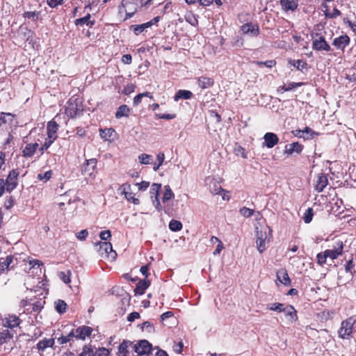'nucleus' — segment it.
<instances>
[{
    "label": "nucleus",
    "instance_id": "36",
    "mask_svg": "<svg viewBox=\"0 0 356 356\" xmlns=\"http://www.w3.org/2000/svg\"><path fill=\"white\" fill-rule=\"evenodd\" d=\"M41 11H25L22 17L26 19H31L33 22H38L40 19Z\"/></svg>",
    "mask_w": 356,
    "mask_h": 356
},
{
    "label": "nucleus",
    "instance_id": "44",
    "mask_svg": "<svg viewBox=\"0 0 356 356\" xmlns=\"http://www.w3.org/2000/svg\"><path fill=\"white\" fill-rule=\"evenodd\" d=\"M72 273L70 270H67V271L60 272L58 276L60 279L65 284H70L71 282V277Z\"/></svg>",
    "mask_w": 356,
    "mask_h": 356
},
{
    "label": "nucleus",
    "instance_id": "26",
    "mask_svg": "<svg viewBox=\"0 0 356 356\" xmlns=\"http://www.w3.org/2000/svg\"><path fill=\"white\" fill-rule=\"evenodd\" d=\"M13 338V334L8 329L0 328V346L8 343Z\"/></svg>",
    "mask_w": 356,
    "mask_h": 356
},
{
    "label": "nucleus",
    "instance_id": "7",
    "mask_svg": "<svg viewBox=\"0 0 356 356\" xmlns=\"http://www.w3.org/2000/svg\"><path fill=\"white\" fill-rule=\"evenodd\" d=\"M19 175V169L18 168L13 169L9 172L4 181L7 192L11 193L17 187Z\"/></svg>",
    "mask_w": 356,
    "mask_h": 356
},
{
    "label": "nucleus",
    "instance_id": "19",
    "mask_svg": "<svg viewBox=\"0 0 356 356\" xmlns=\"http://www.w3.org/2000/svg\"><path fill=\"white\" fill-rule=\"evenodd\" d=\"M241 30L243 34H250L252 36L256 37L259 34V27L257 24L251 22L244 24L241 26Z\"/></svg>",
    "mask_w": 356,
    "mask_h": 356
},
{
    "label": "nucleus",
    "instance_id": "13",
    "mask_svg": "<svg viewBox=\"0 0 356 356\" xmlns=\"http://www.w3.org/2000/svg\"><path fill=\"white\" fill-rule=\"evenodd\" d=\"M134 351L138 355H148L152 350V344L147 340H140L134 346Z\"/></svg>",
    "mask_w": 356,
    "mask_h": 356
},
{
    "label": "nucleus",
    "instance_id": "58",
    "mask_svg": "<svg viewBox=\"0 0 356 356\" xmlns=\"http://www.w3.org/2000/svg\"><path fill=\"white\" fill-rule=\"evenodd\" d=\"M164 159H165V155L163 152H159L157 155H156V160L158 161V163H154V170H158L159 167L163 164V161H164Z\"/></svg>",
    "mask_w": 356,
    "mask_h": 356
},
{
    "label": "nucleus",
    "instance_id": "6",
    "mask_svg": "<svg viewBox=\"0 0 356 356\" xmlns=\"http://www.w3.org/2000/svg\"><path fill=\"white\" fill-rule=\"evenodd\" d=\"M160 20L161 17L156 16L145 23L131 25L129 26V31H132L136 36H138L141 34L145 35V33L147 31V29L153 25H156Z\"/></svg>",
    "mask_w": 356,
    "mask_h": 356
},
{
    "label": "nucleus",
    "instance_id": "32",
    "mask_svg": "<svg viewBox=\"0 0 356 356\" xmlns=\"http://www.w3.org/2000/svg\"><path fill=\"white\" fill-rule=\"evenodd\" d=\"M131 345V342L127 340H124L118 347V356H129V346Z\"/></svg>",
    "mask_w": 356,
    "mask_h": 356
},
{
    "label": "nucleus",
    "instance_id": "55",
    "mask_svg": "<svg viewBox=\"0 0 356 356\" xmlns=\"http://www.w3.org/2000/svg\"><path fill=\"white\" fill-rule=\"evenodd\" d=\"M239 212L243 217L250 218L254 214V210L243 207L240 209Z\"/></svg>",
    "mask_w": 356,
    "mask_h": 356
},
{
    "label": "nucleus",
    "instance_id": "29",
    "mask_svg": "<svg viewBox=\"0 0 356 356\" xmlns=\"http://www.w3.org/2000/svg\"><path fill=\"white\" fill-rule=\"evenodd\" d=\"M323 13L326 18L334 19L341 15V11L334 7L332 11L330 10V8L327 5L323 6Z\"/></svg>",
    "mask_w": 356,
    "mask_h": 356
},
{
    "label": "nucleus",
    "instance_id": "5",
    "mask_svg": "<svg viewBox=\"0 0 356 356\" xmlns=\"http://www.w3.org/2000/svg\"><path fill=\"white\" fill-rule=\"evenodd\" d=\"M356 324V315L352 316L341 324L339 330V337L341 339H348L353 333V325Z\"/></svg>",
    "mask_w": 356,
    "mask_h": 356
},
{
    "label": "nucleus",
    "instance_id": "47",
    "mask_svg": "<svg viewBox=\"0 0 356 356\" xmlns=\"http://www.w3.org/2000/svg\"><path fill=\"white\" fill-rule=\"evenodd\" d=\"M314 216V211L312 208H308L304 213L302 219L305 223H309L312 222Z\"/></svg>",
    "mask_w": 356,
    "mask_h": 356
},
{
    "label": "nucleus",
    "instance_id": "38",
    "mask_svg": "<svg viewBox=\"0 0 356 356\" xmlns=\"http://www.w3.org/2000/svg\"><path fill=\"white\" fill-rule=\"evenodd\" d=\"M345 270L346 273H350L351 276H353L356 273L353 257L346 261L345 265Z\"/></svg>",
    "mask_w": 356,
    "mask_h": 356
},
{
    "label": "nucleus",
    "instance_id": "11",
    "mask_svg": "<svg viewBox=\"0 0 356 356\" xmlns=\"http://www.w3.org/2000/svg\"><path fill=\"white\" fill-rule=\"evenodd\" d=\"M161 188V184L154 183L153 184H152L149 191V195L152 202L158 211L161 210V206L159 198Z\"/></svg>",
    "mask_w": 356,
    "mask_h": 356
},
{
    "label": "nucleus",
    "instance_id": "23",
    "mask_svg": "<svg viewBox=\"0 0 356 356\" xmlns=\"http://www.w3.org/2000/svg\"><path fill=\"white\" fill-rule=\"evenodd\" d=\"M280 5L285 12L294 11L298 6V0H280Z\"/></svg>",
    "mask_w": 356,
    "mask_h": 356
},
{
    "label": "nucleus",
    "instance_id": "33",
    "mask_svg": "<svg viewBox=\"0 0 356 356\" xmlns=\"http://www.w3.org/2000/svg\"><path fill=\"white\" fill-rule=\"evenodd\" d=\"M279 281L285 286L291 285V280L286 270H282L277 273Z\"/></svg>",
    "mask_w": 356,
    "mask_h": 356
},
{
    "label": "nucleus",
    "instance_id": "28",
    "mask_svg": "<svg viewBox=\"0 0 356 356\" xmlns=\"http://www.w3.org/2000/svg\"><path fill=\"white\" fill-rule=\"evenodd\" d=\"M54 339H44L37 343L36 346L39 351L43 352L47 348H52L54 345Z\"/></svg>",
    "mask_w": 356,
    "mask_h": 356
},
{
    "label": "nucleus",
    "instance_id": "43",
    "mask_svg": "<svg viewBox=\"0 0 356 356\" xmlns=\"http://www.w3.org/2000/svg\"><path fill=\"white\" fill-rule=\"evenodd\" d=\"M56 309L59 314H63L66 312L67 304L63 300H58L56 302Z\"/></svg>",
    "mask_w": 356,
    "mask_h": 356
},
{
    "label": "nucleus",
    "instance_id": "9",
    "mask_svg": "<svg viewBox=\"0 0 356 356\" xmlns=\"http://www.w3.org/2000/svg\"><path fill=\"white\" fill-rule=\"evenodd\" d=\"M292 134L298 138H303L305 140H312L316 136H319V133L314 131L309 127L304 129H296L291 131Z\"/></svg>",
    "mask_w": 356,
    "mask_h": 356
},
{
    "label": "nucleus",
    "instance_id": "59",
    "mask_svg": "<svg viewBox=\"0 0 356 356\" xmlns=\"http://www.w3.org/2000/svg\"><path fill=\"white\" fill-rule=\"evenodd\" d=\"M109 351L105 348H100L97 350L95 353L93 352L92 356H108Z\"/></svg>",
    "mask_w": 356,
    "mask_h": 356
},
{
    "label": "nucleus",
    "instance_id": "45",
    "mask_svg": "<svg viewBox=\"0 0 356 356\" xmlns=\"http://www.w3.org/2000/svg\"><path fill=\"white\" fill-rule=\"evenodd\" d=\"M256 243L258 251L262 253L266 250V236L264 238L262 236H258Z\"/></svg>",
    "mask_w": 356,
    "mask_h": 356
},
{
    "label": "nucleus",
    "instance_id": "17",
    "mask_svg": "<svg viewBox=\"0 0 356 356\" xmlns=\"http://www.w3.org/2000/svg\"><path fill=\"white\" fill-rule=\"evenodd\" d=\"M122 188V193L124 195L125 198L128 202H132L133 204L138 205L140 204L138 198L135 197V194L131 192V185L128 183L123 184L121 186Z\"/></svg>",
    "mask_w": 356,
    "mask_h": 356
},
{
    "label": "nucleus",
    "instance_id": "63",
    "mask_svg": "<svg viewBox=\"0 0 356 356\" xmlns=\"http://www.w3.org/2000/svg\"><path fill=\"white\" fill-rule=\"evenodd\" d=\"M343 22L345 24H347L356 35V23L352 22L346 17L343 18Z\"/></svg>",
    "mask_w": 356,
    "mask_h": 356
},
{
    "label": "nucleus",
    "instance_id": "4",
    "mask_svg": "<svg viewBox=\"0 0 356 356\" xmlns=\"http://www.w3.org/2000/svg\"><path fill=\"white\" fill-rule=\"evenodd\" d=\"M311 36L312 38V47L314 51L328 52L332 50L325 36L321 33H312Z\"/></svg>",
    "mask_w": 356,
    "mask_h": 356
},
{
    "label": "nucleus",
    "instance_id": "61",
    "mask_svg": "<svg viewBox=\"0 0 356 356\" xmlns=\"http://www.w3.org/2000/svg\"><path fill=\"white\" fill-rule=\"evenodd\" d=\"M135 85L133 83H129L122 90V93L124 95H129L134 92Z\"/></svg>",
    "mask_w": 356,
    "mask_h": 356
},
{
    "label": "nucleus",
    "instance_id": "52",
    "mask_svg": "<svg viewBox=\"0 0 356 356\" xmlns=\"http://www.w3.org/2000/svg\"><path fill=\"white\" fill-rule=\"evenodd\" d=\"M284 305L280 302H275L271 305H268L267 308L271 311H275L277 312H282L284 310Z\"/></svg>",
    "mask_w": 356,
    "mask_h": 356
},
{
    "label": "nucleus",
    "instance_id": "27",
    "mask_svg": "<svg viewBox=\"0 0 356 356\" xmlns=\"http://www.w3.org/2000/svg\"><path fill=\"white\" fill-rule=\"evenodd\" d=\"M197 84L201 89H206L213 86L214 80L212 78L202 76L197 79Z\"/></svg>",
    "mask_w": 356,
    "mask_h": 356
},
{
    "label": "nucleus",
    "instance_id": "51",
    "mask_svg": "<svg viewBox=\"0 0 356 356\" xmlns=\"http://www.w3.org/2000/svg\"><path fill=\"white\" fill-rule=\"evenodd\" d=\"M141 330L143 332H147L148 333H153L155 332L153 324L149 321H145L141 325Z\"/></svg>",
    "mask_w": 356,
    "mask_h": 356
},
{
    "label": "nucleus",
    "instance_id": "56",
    "mask_svg": "<svg viewBox=\"0 0 356 356\" xmlns=\"http://www.w3.org/2000/svg\"><path fill=\"white\" fill-rule=\"evenodd\" d=\"M185 19L192 26H196L198 24V21L195 15L192 13H188L185 15Z\"/></svg>",
    "mask_w": 356,
    "mask_h": 356
},
{
    "label": "nucleus",
    "instance_id": "15",
    "mask_svg": "<svg viewBox=\"0 0 356 356\" xmlns=\"http://www.w3.org/2000/svg\"><path fill=\"white\" fill-rule=\"evenodd\" d=\"M93 332L91 327L87 325H81L74 330V338L76 339L85 340L86 337H90Z\"/></svg>",
    "mask_w": 356,
    "mask_h": 356
},
{
    "label": "nucleus",
    "instance_id": "62",
    "mask_svg": "<svg viewBox=\"0 0 356 356\" xmlns=\"http://www.w3.org/2000/svg\"><path fill=\"white\" fill-rule=\"evenodd\" d=\"M88 236L87 229H83L76 234V237L80 241H84Z\"/></svg>",
    "mask_w": 356,
    "mask_h": 356
},
{
    "label": "nucleus",
    "instance_id": "12",
    "mask_svg": "<svg viewBox=\"0 0 356 356\" xmlns=\"http://www.w3.org/2000/svg\"><path fill=\"white\" fill-rule=\"evenodd\" d=\"M350 44V38L346 33L334 38L332 42V46H334L337 50H341L342 52L344 51L346 47H348Z\"/></svg>",
    "mask_w": 356,
    "mask_h": 356
},
{
    "label": "nucleus",
    "instance_id": "2",
    "mask_svg": "<svg viewBox=\"0 0 356 356\" xmlns=\"http://www.w3.org/2000/svg\"><path fill=\"white\" fill-rule=\"evenodd\" d=\"M138 8V0H122L120 5L118 6V13H125L126 16L124 20H127L136 13Z\"/></svg>",
    "mask_w": 356,
    "mask_h": 356
},
{
    "label": "nucleus",
    "instance_id": "22",
    "mask_svg": "<svg viewBox=\"0 0 356 356\" xmlns=\"http://www.w3.org/2000/svg\"><path fill=\"white\" fill-rule=\"evenodd\" d=\"M150 286V281L147 279L140 280L134 289L135 296L143 295L145 290Z\"/></svg>",
    "mask_w": 356,
    "mask_h": 356
},
{
    "label": "nucleus",
    "instance_id": "60",
    "mask_svg": "<svg viewBox=\"0 0 356 356\" xmlns=\"http://www.w3.org/2000/svg\"><path fill=\"white\" fill-rule=\"evenodd\" d=\"M64 0H47V4L51 8H55L63 3Z\"/></svg>",
    "mask_w": 356,
    "mask_h": 356
},
{
    "label": "nucleus",
    "instance_id": "14",
    "mask_svg": "<svg viewBox=\"0 0 356 356\" xmlns=\"http://www.w3.org/2000/svg\"><path fill=\"white\" fill-rule=\"evenodd\" d=\"M327 175L324 173H319L317 175L314 180V188L318 193H321L328 185Z\"/></svg>",
    "mask_w": 356,
    "mask_h": 356
},
{
    "label": "nucleus",
    "instance_id": "46",
    "mask_svg": "<svg viewBox=\"0 0 356 356\" xmlns=\"http://www.w3.org/2000/svg\"><path fill=\"white\" fill-rule=\"evenodd\" d=\"M93 355V348L90 344L85 345L83 347L81 353H80L78 356H92Z\"/></svg>",
    "mask_w": 356,
    "mask_h": 356
},
{
    "label": "nucleus",
    "instance_id": "16",
    "mask_svg": "<svg viewBox=\"0 0 356 356\" xmlns=\"http://www.w3.org/2000/svg\"><path fill=\"white\" fill-rule=\"evenodd\" d=\"M304 149V145L299 142H293L285 146L284 154L288 156L300 154Z\"/></svg>",
    "mask_w": 356,
    "mask_h": 356
},
{
    "label": "nucleus",
    "instance_id": "34",
    "mask_svg": "<svg viewBox=\"0 0 356 356\" xmlns=\"http://www.w3.org/2000/svg\"><path fill=\"white\" fill-rule=\"evenodd\" d=\"M130 113V108L127 105L123 104L118 107L115 113V118L120 119L122 117H129Z\"/></svg>",
    "mask_w": 356,
    "mask_h": 356
},
{
    "label": "nucleus",
    "instance_id": "40",
    "mask_svg": "<svg viewBox=\"0 0 356 356\" xmlns=\"http://www.w3.org/2000/svg\"><path fill=\"white\" fill-rule=\"evenodd\" d=\"M182 223L177 220H171L169 222V229L172 232H178L182 229Z\"/></svg>",
    "mask_w": 356,
    "mask_h": 356
},
{
    "label": "nucleus",
    "instance_id": "31",
    "mask_svg": "<svg viewBox=\"0 0 356 356\" xmlns=\"http://www.w3.org/2000/svg\"><path fill=\"white\" fill-rule=\"evenodd\" d=\"M16 115L11 113H0V128L8 122L12 123Z\"/></svg>",
    "mask_w": 356,
    "mask_h": 356
},
{
    "label": "nucleus",
    "instance_id": "37",
    "mask_svg": "<svg viewBox=\"0 0 356 356\" xmlns=\"http://www.w3.org/2000/svg\"><path fill=\"white\" fill-rule=\"evenodd\" d=\"M100 131V136L102 138L104 139L105 140H113L112 138L113 134L115 133V130L112 128H105L104 129H101L99 130Z\"/></svg>",
    "mask_w": 356,
    "mask_h": 356
},
{
    "label": "nucleus",
    "instance_id": "10",
    "mask_svg": "<svg viewBox=\"0 0 356 356\" xmlns=\"http://www.w3.org/2000/svg\"><path fill=\"white\" fill-rule=\"evenodd\" d=\"M97 160L96 159L86 160V163L83 165L81 168L82 174L90 177H95L97 173Z\"/></svg>",
    "mask_w": 356,
    "mask_h": 356
},
{
    "label": "nucleus",
    "instance_id": "48",
    "mask_svg": "<svg viewBox=\"0 0 356 356\" xmlns=\"http://www.w3.org/2000/svg\"><path fill=\"white\" fill-rule=\"evenodd\" d=\"M52 174V170H48L44 173L40 172L38 174L37 179L44 182H47L51 178Z\"/></svg>",
    "mask_w": 356,
    "mask_h": 356
},
{
    "label": "nucleus",
    "instance_id": "49",
    "mask_svg": "<svg viewBox=\"0 0 356 356\" xmlns=\"http://www.w3.org/2000/svg\"><path fill=\"white\" fill-rule=\"evenodd\" d=\"M13 261V257L11 255L7 256L6 258L4 259V261H1L0 264L1 269L8 270L10 267V265Z\"/></svg>",
    "mask_w": 356,
    "mask_h": 356
},
{
    "label": "nucleus",
    "instance_id": "24",
    "mask_svg": "<svg viewBox=\"0 0 356 356\" xmlns=\"http://www.w3.org/2000/svg\"><path fill=\"white\" fill-rule=\"evenodd\" d=\"M91 15L90 13H87V15L83 17L76 19L74 21V24L76 26H83L87 25L89 27H92L95 23V19H91Z\"/></svg>",
    "mask_w": 356,
    "mask_h": 356
},
{
    "label": "nucleus",
    "instance_id": "64",
    "mask_svg": "<svg viewBox=\"0 0 356 356\" xmlns=\"http://www.w3.org/2000/svg\"><path fill=\"white\" fill-rule=\"evenodd\" d=\"M99 237L103 241H106L111 237V232L110 230H105L100 232Z\"/></svg>",
    "mask_w": 356,
    "mask_h": 356
},
{
    "label": "nucleus",
    "instance_id": "42",
    "mask_svg": "<svg viewBox=\"0 0 356 356\" xmlns=\"http://www.w3.org/2000/svg\"><path fill=\"white\" fill-rule=\"evenodd\" d=\"M100 250H103L105 254H109L113 251L112 244L110 242H99Z\"/></svg>",
    "mask_w": 356,
    "mask_h": 356
},
{
    "label": "nucleus",
    "instance_id": "35",
    "mask_svg": "<svg viewBox=\"0 0 356 356\" xmlns=\"http://www.w3.org/2000/svg\"><path fill=\"white\" fill-rule=\"evenodd\" d=\"M288 63L291 65H293L297 70H300V71L303 70L304 69H307V66H308L307 62L302 59H298V60L289 59L288 60Z\"/></svg>",
    "mask_w": 356,
    "mask_h": 356
},
{
    "label": "nucleus",
    "instance_id": "57",
    "mask_svg": "<svg viewBox=\"0 0 356 356\" xmlns=\"http://www.w3.org/2000/svg\"><path fill=\"white\" fill-rule=\"evenodd\" d=\"M255 63L257 65H258L259 67L266 66L269 68H271L276 65V61L275 60H266L264 62L256 61Z\"/></svg>",
    "mask_w": 356,
    "mask_h": 356
},
{
    "label": "nucleus",
    "instance_id": "39",
    "mask_svg": "<svg viewBox=\"0 0 356 356\" xmlns=\"http://www.w3.org/2000/svg\"><path fill=\"white\" fill-rule=\"evenodd\" d=\"M164 188L165 191L163 194L162 201L163 202H166L167 201L172 199L175 195L169 186H165Z\"/></svg>",
    "mask_w": 356,
    "mask_h": 356
},
{
    "label": "nucleus",
    "instance_id": "54",
    "mask_svg": "<svg viewBox=\"0 0 356 356\" xmlns=\"http://www.w3.org/2000/svg\"><path fill=\"white\" fill-rule=\"evenodd\" d=\"M139 162L141 164H149L152 160V156L149 154H142L138 156Z\"/></svg>",
    "mask_w": 356,
    "mask_h": 356
},
{
    "label": "nucleus",
    "instance_id": "21",
    "mask_svg": "<svg viewBox=\"0 0 356 356\" xmlns=\"http://www.w3.org/2000/svg\"><path fill=\"white\" fill-rule=\"evenodd\" d=\"M38 147L39 144L38 143H27L22 151V156L25 158L33 157L38 149Z\"/></svg>",
    "mask_w": 356,
    "mask_h": 356
},
{
    "label": "nucleus",
    "instance_id": "41",
    "mask_svg": "<svg viewBox=\"0 0 356 356\" xmlns=\"http://www.w3.org/2000/svg\"><path fill=\"white\" fill-rule=\"evenodd\" d=\"M73 337H74V330H72L67 335L58 337L57 339V341L59 344L63 345L70 342Z\"/></svg>",
    "mask_w": 356,
    "mask_h": 356
},
{
    "label": "nucleus",
    "instance_id": "53",
    "mask_svg": "<svg viewBox=\"0 0 356 356\" xmlns=\"http://www.w3.org/2000/svg\"><path fill=\"white\" fill-rule=\"evenodd\" d=\"M43 303H44V301L42 302L41 300H35L31 304H30V306H31V312H39L42 309L43 307Z\"/></svg>",
    "mask_w": 356,
    "mask_h": 356
},
{
    "label": "nucleus",
    "instance_id": "30",
    "mask_svg": "<svg viewBox=\"0 0 356 356\" xmlns=\"http://www.w3.org/2000/svg\"><path fill=\"white\" fill-rule=\"evenodd\" d=\"M193 93L190 90H179L175 95L174 96V100L175 102L179 101V99H190L193 97Z\"/></svg>",
    "mask_w": 356,
    "mask_h": 356
},
{
    "label": "nucleus",
    "instance_id": "3",
    "mask_svg": "<svg viewBox=\"0 0 356 356\" xmlns=\"http://www.w3.org/2000/svg\"><path fill=\"white\" fill-rule=\"evenodd\" d=\"M83 111V105L78 98L74 97L70 98L67 102L65 108V113L70 118H74L80 115Z\"/></svg>",
    "mask_w": 356,
    "mask_h": 356
},
{
    "label": "nucleus",
    "instance_id": "25",
    "mask_svg": "<svg viewBox=\"0 0 356 356\" xmlns=\"http://www.w3.org/2000/svg\"><path fill=\"white\" fill-rule=\"evenodd\" d=\"M282 312H284L285 316L289 317V320L291 322H296L298 320L297 311L292 305L284 306V310Z\"/></svg>",
    "mask_w": 356,
    "mask_h": 356
},
{
    "label": "nucleus",
    "instance_id": "50",
    "mask_svg": "<svg viewBox=\"0 0 356 356\" xmlns=\"http://www.w3.org/2000/svg\"><path fill=\"white\" fill-rule=\"evenodd\" d=\"M55 140L50 139L49 138H47L45 139L44 143L40 147H38V150L40 153V154H43L44 151H46L54 142Z\"/></svg>",
    "mask_w": 356,
    "mask_h": 356
},
{
    "label": "nucleus",
    "instance_id": "1",
    "mask_svg": "<svg viewBox=\"0 0 356 356\" xmlns=\"http://www.w3.org/2000/svg\"><path fill=\"white\" fill-rule=\"evenodd\" d=\"M343 243L341 240H337L332 246V248L327 249L323 252H319L316 255L318 264L323 266L326 264L327 259L331 260L337 259L339 256L342 255L343 252Z\"/></svg>",
    "mask_w": 356,
    "mask_h": 356
},
{
    "label": "nucleus",
    "instance_id": "18",
    "mask_svg": "<svg viewBox=\"0 0 356 356\" xmlns=\"http://www.w3.org/2000/svg\"><path fill=\"white\" fill-rule=\"evenodd\" d=\"M264 140L263 145L270 149L277 145L280 140L277 134L273 132L266 133L264 136Z\"/></svg>",
    "mask_w": 356,
    "mask_h": 356
},
{
    "label": "nucleus",
    "instance_id": "8",
    "mask_svg": "<svg viewBox=\"0 0 356 356\" xmlns=\"http://www.w3.org/2000/svg\"><path fill=\"white\" fill-rule=\"evenodd\" d=\"M22 321L18 316L13 314H8L2 318V325L3 327L13 330L20 325Z\"/></svg>",
    "mask_w": 356,
    "mask_h": 356
},
{
    "label": "nucleus",
    "instance_id": "20",
    "mask_svg": "<svg viewBox=\"0 0 356 356\" xmlns=\"http://www.w3.org/2000/svg\"><path fill=\"white\" fill-rule=\"evenodd\" d=\"M58 128L59 125L56 121L51 120L48 122L47 124V138L56 140L58 138Z\"/></svg>",
    "mask_w": 356,
    "mask_h": 356
}]
</instances>
